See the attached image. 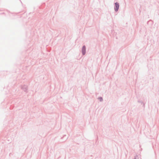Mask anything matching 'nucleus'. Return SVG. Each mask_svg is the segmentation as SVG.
<instances>
[{
    "label": "nucleus",
    "instance_id": "2",
    "mask_svg": "<svg viewBox=\"0 0 159 159\" xmlns=\"http://www.w3.org/2000/svg\"><path fill=\"white\" fill-rule=\"evenodd\" d=\"M86 48L85 46H84L82 49V53L83 55H84L85 53Z\"/></svg>",
    "mask_w": 159,
    "mask_h": 159
},
{
    "label": "nucleus",
    "instance_id": "1",
    "mask_svg": "<svg viewBox=\"0 0 159 159\" xmlns=\"http://www.w3.org/2000/svg\"><path fill=\"white\" fill-rule=\"evenodd\" d=\"M115 10L116 11H117L119 8V5L117 3H115Z\"/></svg>",
    "mask_w": 159,
    "mask_h": 159
}]
</instances>
